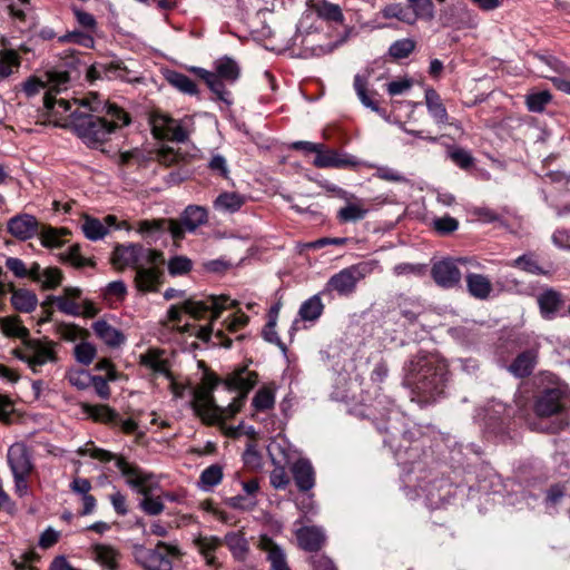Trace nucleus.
Listing matches in <instances>:
<instances>
[{
    "mask_svg": "<svg viewBox=\"0 0 570 570\" xmlns=\"http://www.w3.org/2000/svg\"><path fill=\"white\" fill-rule=\"evenodd\" d=\"M368 213L364 202L356 199L355 202H347L344 207L337 212V219L341 223L358 222L362 220Z\"/></svg>",
    "mask_w": 570,
    "mask_h": 570,
    "instance_id": "32",
    "label": "nucleus"
},
{
    "mask_svg": "<svg viewBox=\"0 0 570 570\" xmlns=\"http://www.w3.org/2000/svg\"><path fill=\"white\" fill-rule=\"evenodd\" d=\"M168 82L178 89L179 91L188 95L197 94V88L195 82L184 73L180 72H170L167 77Z\"/></svg>",
    "mask_w": 570,
    "mask_h": 570,
    "instance_id": "44",
    "label": "nucleus"
},
{
    "mask_svg": "<svg viewBox=\"0 0 570 570\" xmlns=\"http://www.w3.org/2000/svg\"><path fill=\"white\" fill-rule=\"evenodd\" d=\"M155 159L165 166H171L181 161L184 155L171 147L163 146L156 151Z\"/></svg>",
    "mask_w": 570,
    "mask_h": 570,
    "instance_id": "52",
    "label": "nucleus"
},
{
    "mask_svg": "<svg viewBox=\"0 0 570 570\" xmlns=\"http://www.w3.org/2000/svg\"><path fill=\"white\" fill-rule=\"evenodd\" d=\"M382 14L384 18H396L402 22H406L409 24H413L415 22V18L412 17L410 12L400 3H392L386 6L382 10Z\"/></svg>",
    "mask_w": 570,
    "mask_h": 570,
    "instance_id": "50",
    "label": "nucleus"
},
{
    "mask_svg": "<svg viewBox=\"0 0 570 570\" xmlns=\"http://www.w3.org/2000/svg\"><path fill=\"white\" fill-rule=\"evenodd\" d=\"M324 305L318 295H314L305 301L298 311V314L304 321H316L323 313Z\"/></svg>",
    "mask_w": 570,
    "mask_h": 570,
    "instance_id": "39",
    "label": "nucleus"
},
{
    "mask_svg": "<svg viewBox=\"0 0 570 570\" xmlns=\"http://www.w3.org/2000/svg\"><path fill=\"white\" fill-rule=\"evenodd\" d=\"M67 235L69 230L66 228L43 227L40 232L41 243L46 247L62 246Z\"/></svg>",
    "mask_w": 570,
    "mask_h": 570,
    "instance_id": "40",
    "label": "nucleus"
},
{
    "mask_svg": "<svg viewBox=\"0 0 570 570\" xmlns=\"http://www.w3.org/2000/svg\"><path fill=\"white\" fill-rule=\"evenodd\" d=\"M62 279V273L57 267H47L45 268V273L42 279L39 281L42 288L52 289L60 285Z\"/></svg>",
    "mask_w": 570,
    "mask_h": 570,
    "instance_id": "57",
    "label": "nucleus"
},
{
    "mask_svg": "<svg viewBox=\"0 0 570 570\" xmlns=\"http://www.w3.org/2000/svg\"><path fill=\"white\" fill-rule=\"evenodd\" d=\"M370 271L368 265L365 263L352 265L334 274L328 279L326 287L328 291L336 292L340 295H350L355 291L357 283L363 279Z\"/></svg>",
    "mask_w": 570,
    "mask_h": 570,
    "instance_id": "12",
    "label": "nucleus"
},
{
    "mask_svg": "<svg viewBox=\"0 0 570 570\" xmlns=\"http://www.w3.org/2000/svg\"><path fill=\"white\" fill-rule=\"evenodd\" d=\"M257 383V374L242 367L232 373L225 381L228 390L238 392L233 402L227 406L215 404L213 399V390L218 384V379L206 373L202 384L193 391L191 407L203 421L213 424L215 422L233 417L244 405L247 393Z\"/></svg>",
    "mask_w": 570,
    "mask_h": 570,
    "instance_id": "1",
    "label": "nucleus"
},
{
    "mask_svg": "<svg viewBox=\"0 0 570 570\" xmlns=\"http://www.w3.org/2000/svg\"><path fill=\"white\" fill-rule=\"evenodd\" d=\"M191 70L205 81L218 99L226 102H228L229 92L225 89L224 82L234 83L240 76L237 62L229 57L216 60L214 72L198 67H194Z\"/></svg>",
    "mask_w": 570,
    "mask_h": 570,
    "instance_id": "6",
    "label": "nucleus"
},
{
    "mask_svg": "<svg viewBox=\"0 0 570 570\" xmlns=\"http://www.w3.org/2000/svg\"><path fill=\"white\" fill-rule=\"evenodd\" d=\"M132 556L145 570H171L173 560L180 558L181 552L176 546L159 541L154 549L135 544Z\"/></svg>",
    "mask_w": 570,
    "mask_h": 570,
    "instance_id": "7",
    "label": "nucleus"
},
{
    "mask_svg": "<svg viewBox=\"0 0 570 570\" xmlns=\"http://www.w3.org/2000/svg\"><path fill=\"white\" fill-rule=\"evenodd\" d=\"M80 106L97 115L75 109L69 116L68 122L60 126L73 128L88 146L96 147L105 142L117 128L130 122L127 112L116 105L102 101L97 94H90L82 98Z\"/></svg>",
    "mask_w": 570,
    "mask_h": 570,
    "instance_id": "2",
    "label": "nucleus"
},
{
    "mask_svg": "<svg viewBox=\"0 0 570 570\" xmlns=\"http://www.w3.org/2000/svg\"><path fill=\"white\" fill-rule=\"evenodd\" d=\"M190 268L191 261L185 256H176L168 262V271L171 275L186 274Z\"/></svg>",
    "mask_w": 570,
    "mask_h": 570,
    "instance_id": "59",
    "label": "nucleus"
},
{
    "mask_svg": "<svg viewBox=\"0 0 570 570\" xmlns=\"http://www.w3.org/2000/svg\"><path fill=\"white\" fill-rule=\"evenodd\" d=\"M37 559V554L33 551H27L21 553L18 558H12L11 564L14 570H37L31 563Z\"/></svg>",
    "mask_w": 570,
    "mask_h": 570,
    "instance_id": "61",
    "label": "nucleus"
},
{
    "mask_svg": "<svg viewBox=\"0 0 570 570\" xmlns=\"http://www.w3.org/2000/svg\"><path fill=\"white\" fill-rule=\"evenodd\" d=\"M90 376L82 370H76L68 373V381L72 386L83 390L89 386Z\"/></svg>",
    "mask_w": 570,
    "mask_h": 570,
    "instance_id": "64",
    "label": "nucleus"
},
{
    "mask_svg": "<svg viewBox=\"0 0 570 570\" xmlns=\"http://www.w3.org/2000/svg\"><path fill=\"white\" fill-rule=\"evenodd\" d=\"M7 460L13 474L16 492L23 497L28 493V478L35 468L26 444L13 443L8 450Z\"/></svg>",
    "mask_w": 570,
    "mask_h": 570,
    "instance_id": "10",
    "label": "nucleus"
},
{
    "mask_svg": "<svg viewBox=\"0 0 570 570\" xmlns=\"http://www.w3.org/2000/svg\"><path fill=\"white\" fill-rule=\"evenodd\" d=\"M245 204V198L233 191L220 194L214 202V207L220 212L235 213Z\"/></svg>",
    "mask_w": 570,
    "mask_h": 570,
    "instance_id": "36",
    "label": "nucleus"
},
{
    "mask_svg": "<svg viewBox=\"0 0 570 570\" xmlns=\"http://www.w3.org/2000/svg\"><path fill=\"white\" fill-rule=\"evenodd\" d=\"M226 544L234 558L244 560L248 552V542L239 532H229L223 539V544Z\"/></svg>",
    "mask_w": 570,
    "mask_h": 570,
    "instance_id": "37",
    "label": "nucleus"
},
{
    "mask_svg": "<svg viewBox=\"0 0 570 570\" xmlns=\"http://www.w3.org/2000/svg\"><path fill=\"white\" fill-rule=\"evenodd\" d=\"M535 59L542 65L538 67L540 76L550 79L560 91L570 95V80L563 77L570 76V68L551 56H535Z\"/></svg>",
    "mask_w": 570,
    "mask_h": 570,
    "instance_id": "13",
    "label": "nucleus"
},
{
    "mask_svg": "<svg viewBox=\"0 0 570 570\" xmlns=\"http://www.w3.org/2000/svg\"><path fill=\"white\" fill-rule=\"evenodd\" d=\"M431 275L434 282L443 288H452L459 285L461 281V272L455 262L445 258L433 264Z\"/></svg>",
    "mask_w": 570,
    "mask_h": 570,
    "instance_id": "17",
    "label": "nucleus"
},
{
    "mask_svg": "<svg viewBox=\"0 0 570 570\" xmlns=\"http://www.w3.org/2000/svg\"><path fill=\"white\" fill-rule=\"evenodd\" d=\"M12 292L11 303L16 309L29 313L33 311L38 304L37 295L28 289H16L13 285H9Z\"/></svg>",
    "mask_w": 570,
    "mask_h": 570,
    "instance_id": "33",
    "label": "nucleus"
},
{
    "mask_svg": "<svg viewBox=\"0 0 570 570\" xmlns=\"http://www.w3.org/2000/svg\"><path fill=\"white\" fill-rule=\"evenodd\" d=\"M51 302H55L57 304L58 308L68 315H72V316L81 315V305L78 304L75 299L63 297V296L49 297L48 302L45 303L43 305H48Z\"/></svg>",
    "mask_w": 570,
    "mask_h": 570,
    "instance_id": "51",
    "label": "nucleus"
},
{
    "mask_svg": "<svg viewBox=\"0 0 570 570\" xmlns=\"http://www.w3.org/2000/svg\"><path fill=\"white\" fill-rule=\"evenodd\" d=\"M415 48V43L411 39H402L395 41L390 47V55L396 59L406 58Z\"/></svg>",
    "mask_w": 570,
    "mask_h": 570,
    "instance_id": "56",
    "label": "nucleus"
},
{
    "mask_svg": "<svg viewBox=\"0 0 570 570\" xmlns=\"http://www.w3.org/2000/svg\"><path fill=\"white\" fill-rule=\"evenodd\" d=\"M291 472L299 491L307 492L315 485V470L306 459H298L291 466Z\"/></svg>",
    "mask_w": 570,
    "mask_h": 570,
    "instance_id": "21",
    "label": "nucleus"
},
{
    "mask_svg": "<svg viewBox=\"0 0 570 570\" xmlns=\"http://www.w3.org/2000/svg\"><path fill=\"white\" fill-rule=\"evenodd\" d=\"M19 67L18 56L11 50L0 51V79L7 78L12 73L13 68Z\"/></svg>",
    "mask_w": 570,
    "mask_h": 570,
    "instance_id": "49",
    "label": "nucleus"
},
{
    "mask_svg": "<svg viewBox=\"0 0 570 570\" xmlns=\"http://www.w3.org/2000/svg\"><path fill=\"white\" fill-rule=\"evenodd\" d=\"M446 364L432 355H420L410 361L405 384L422 402H430L444 392Z\"/></svg>",
    "mask_w": 570,
    "mask_h": 570,
    "instance_id": "4",
    "label": "nucleus"
},
{
    "mask_svg": "<svg viewBox=\"0 0 570 570\" xmlns=\"http://www.w3.org/2000/svg\"><path fill=\"white\" fill-rule=\"evenodd\" d=\"M434 228L441 234H449L458 229L459 222L450 216L436 218L433 222Z\"/></svg>",
    "mask_w": 570,
    "mask_h": 570,
    "instance_id": "63",
    "label": "nucleus"
},
{
    "mask_svg": "<svg viewBox=\"0 0 570 570\" xmlns=\"http://www.w3.org/2000/svg\"><path fill=\"white\" fill-rule=\"evenodd\" d=\"M194 544L208 566L219 567L215 553L223 546L222 539L214 535H198L194 539Z\"/></svg>",
    "mask_w": 570,
    "mask_h": 570,
    "instance_id": "25",
    "label": "nucleus"
},
{
    "mask_svg": "<svg viewBox=\"0 0 570 570\" xmlns=\"http://www.w3.org/2000/svg\"><path fill=\"white\" fill-rule=\"evenodd\" d=\"M298 546L305 551H318L325 541L324 532L318 527H302L296 530Z\"/></svg>",
    "mask_w": 570,
    "mask_h": 570,
    "instance_id": "24",
    "label": "nucleus"
},
{
    "mask_svg": "<svg viewBox=\"0 0 570 570\" xmlns=\"http://www.w3.org/2000/svg\"><path fill=\"white\" fill-rule=\"evenodd\" d=\"M237 305L236 301L228 296H209L205 301L186 299L181 306L173 305L168 309V320L173 323L180 322L183 312L188 313L194 318H204L210 315V321L217 320L222 312Z\"/></svg>",
    "mask_w": 570,
    "mask_h": 570,
    "instance_id": "5",
    "label": "nucleus"
},
{
    "mask_svg": "<svg viewBox=\"0 0 570 570\" xmlns=\"http://www.w3.org/2000/svg\"><path fill=\"white\" fill-rule=\"evenodd\" d=\"M60 261L69 263L77 268H81L86 265H94V262L89 258H85L80 254V246L78 244L71 245L66 252L59 255Z\"/></svg>",
    "mask_w": 570,
    "mask_h": 570,
    "instance_id": "45",
    "label": "nucleus"
},
{
    "mask_svg": "<svg viewBox=\"0 0 570 570\" xmlns=\"http://www.w3.org/2000/svg\"><path fill=\"white\" fill-rule=\"evenodd\" d=\"M139 232L155 233L159 230H168L175 240L184 237V230L178 220L175 219H154L142 220L139 223Z\"/></svg>",
    "mask_w": 570,
    "mask_h": 570,
    "instance_id": "27",
    "label": "nucleus"
},
{
    "mask_svg": "<svg viewBox=\"0 0 570 570\" xmlns=\"http://www.w3.org/2000/svg\"><path fill=\"white\" fill-rule=\"evenodd\" d=\"M566 406V392L561 387L543 390L534 402V412L540 417L559 414Z\"/></svg>",
    "mask_w": 570,
    "mask_h": 570,
    "instance_id": "14",
    "label": "nucleus"
},
{
    "mask_svg": "<svg viewBox=\"0 0 570 570\" xmlns=\"http://www.w3.org/2000/svg\"><path fill=\"white\" fill-rule=\"evenodd\" d=\"M75 356L78 362L88 365L96 356V348L90 343H80L75 347Z\"/></svg>",
    "mask_w": 570,
    "mask_h": 570,
    "instance_id": "58",
    "label": "nucleus"
},
{
    "mask_svg": "<svg viewBox=\"0 0 570 570\" xmlns=\"http://www.w3.org/2000/svg\"><path fill=\"white\" fill-rule=\"evenodd\" d=\"M131 70L120 60L110 62H98L90 66L87 70V78L90 80L107 78V79H121L128 82L138 80L137 77H131Z\"/></svg>",
    "mask_w": 570,
    "mask_h": 570,
    "instance_id": "15",
    "label": "nucleus"
},
{
    "mask_svg": "<svg viewBox=\"0 0 570 570\" xmlns=\"http://www.w3.org/2000/svg\"><path fill=\"white\" fill-rule=\"evenodd\" d=\"M95 558L96 560L106 567L108 570H115L117 566L118 552L108 546H97L95 548ZM50 570H75L70 567L67 560L63 557L56 558L51 566Z\"/></svg>",
    "mask_w": 570,
    "mask_h": 570,
    "instance_id": "19",
    "label": "nucleus"
},
{
    "mask_svg": "<svg viewBox=\"0 0 570 570\" xmlns=\"http://www.w3.org/2000/svg\"><path fill=\"white\" fill-rule=\"evenodd\" d=\"M412 7L414 14L413 18L432 20L434 18V4L432 0H407Z\"/></svg>",
    "mask_w": 570,
    "mask_h": 570,
    "instance_id": "47",
    "label": "nucleus"
},
{
    "mask_svg": "<svg viewBox=\"0 0 570 570\" xmlns=\"http://www.w3.org/2000/svg\"><path fill=\"white\" fill-rule=\"evenodd\" d=\"M550 100L551 95L547 90L533 92L527 97V106L530 111L540 112L544 109V107L547 106V104H549Z\"/></svg>",
    "mask_w": 570,
    "mask_h": 570,
    "instance_id": "54",
    "label": "nucleus"
},
{
    "mask_svg": "<svg viewBox=\"0 0 570 570\" xmlns=\"http://www.w3.org/2000/svg\"><path fill=\"white\" fill-rule=\"evenodd\" d=\"M82 410L83 413L100 422L112 423L118 417V414L108 405H90L85 403L82 404Z\"/></svg>",
    "mask_w": 570,
    "mask_h": 570,
    "instance_id": "41",
    "label": "nucleus"
},
{
    "mask_svg": "<svg viewBox=\"0 0 570 570\" xmlns=\"http://www.w3.org/2000/svg\"><path fill=\"white\" fill-rule=\"evenodd\" d=\"M155 265H141L136 269L135 284L140 292H157L161 284V272Z\"/></svg>",
    "mask_w": 570,
    "mask_h": 570,
    "instance_id": "20",
    "label": "nucleus"
},
{
    "mask_svg": "<svg viewBox=\"0 0 570 570\" xmlns=\"http://www.w3.org/2000/svg\"><path fill=\"white\" fill-rule=\"evenodd\" d=\"M92 328L97 336L109 346H119L125 341L122 333L106 321L99 320L95 322Z\"/></svg>",
    "mask_w": 570,
    "mask_h": 570,
    "instance_id": "31",
    "label": "nucleus"
},
{
    "mask_svg": "<svg viewBox=\"0 0 570 570\" xmlns=\"http://www.w3.org/2000/svg\"><path fill=\"white\" fill-rule=\"evenodd\" d=\"M70 82V75L66 70H51L45 73V79L30 77L22 86V91L27 97H33L41 90L47 89L43 97V107L52 108V94H59L68 89Z\"/></svg>",
    "mask_w": 570,
    "mask_h": 570,
    "instance_id": "9",
    "label": "nucleus"
},
{
    "mask_svg": "<svg viewBox=\"0 0 570 570\" xmlns=\"http://www.w3.org/2000/svg\"><path fill=\"white\" fill-rule=\"evenodd\" d=\"M85 236L90 240H98L108 234V228L102 220L90 216H85L81 224Z\"/></svg>",
    "mask_w": 570,
    "mask_h": 570,
    "instance_id": "38",
    "label": "nucleus"
},
{
    "mask_svg": "<svg viewBox=\"0 0 570 570\" xmlns=\"http://www.w3.org/2000/svg\"><path fill=\"white\" fill-rule=\"evenodd\" d=\"M60 42L78 43L85 48L94 47V38L87 33L73 31L59 38Z\"/></svg>",
    "mask_w": 570,
    "mask_h": 570,
    "instance_id": "60",
    "label": "nucleus"
},
{
    "mask_svg": "<svg viewBox=\"0 0 570 570\" xmlns=\"http://www.w3.org/2000/svg\"><path fill=\"white\" fill-rule=\"evenodd\" d=\"M560 302V295L554 291H547L539 297V305L543 313L556 312Z\"/></svg>",
    "mask_w": 570,
    "mask_h": 570,
    "instance_id": "55",
    "label": "nucleus"
},
{
    "mask_svg": "<svg viewBox=\"0 0 570 570\" xmlns=\"http://www.w3.org/2000/svg\"><path fill=\"white\" fill-rule=\"evenodd\" d=\"M3 333L8 336L28 338V330L21 325L20 320L16 316L3 317L0 321Z\"/></svg>",
    "mask_w": 570,
    "mask_h": 570,
    "instance_id": "43",
    "label": "nucleus"
},
{
    "mask_svg": "<svg viewBox=\"0 0 570 570\" xmlns=\"http://www.w3.org/2000/svg\"><path fill=\"white\" fill-rule=\"evenodd\" d=\"M57 94H52V101L53 106L52 108H45L48 114L55 118V120H65L63 124L68 122L69 116L71 115L72 105H77V109L79 110L82 106H80V102L82 99H75L72 102L66 99H56Z\"/></svg>",
    "mask_w": 570,
    "mask_h": 570,
    "instance_id": "35",
    "label": "nucleus"
},
{
    "mask_svg": "<svg viewBox=\"0 0 570 570\" xmlns=\"http://www.w3.org/2000/svg\"><path fill=\"white\" fill-rule=\"evenodd\" d=\"M537 363V354L533 351H525L510 365V371L518 377H525L531 374Z\"/></svg>",
    "mask_w": 570,
    "mask_h": 570,
    "instance_id": "34",
    "label": "nucleus"
},
{
    "mask_svg": "<svg viewBox=\"0 0 570 570\" xmlns=\"http://www.w3.org/2000/svg\"><path fill=\"white\" fill-rule=\"evenodd\" d=\"M14 354L26 362L35 373L40 366L57 361L55 343L50 341L26 338L22 347L14 350Z\"/></svg>",
    "mask_w": 570,
    "mask_h": 570,
    "instance_id": "11",
    "label": "nucleus"
},
{
    "mask_svg": "<svg viewBox=\"0 0 570 570\" xmlns=\"http://www.w3.org/2000/svg\"><path fill=\"white\" fill-rule=\"evenodd\" d=\"M208 219V212L205 207L198 205H189L181 214L180 222L183 230L194 232L199 226L205 225Z\"/></svg>",
    "mask_w": 570,
    "mask_h": 570,
    "instance_id": "28",
    "label": "nucleus"
},
{
    "mask_svg": "<svg viewBox=\"0 0 570 570\" xmlns=\"http://www.w3.org/2000/svg\"><path fill=\"white\" fill-rule=\"evenodd\" d=\"M163 262V253L146 248L140 244L117 245L111 256V264L117 269L126 267L137 269L141 265H155Z\"/></svg>",
    "mask_w": 570,
    "mask_h": 570,
    "instance_id": "8",
    "label": "nucleus"
},
{
    "mask_svg": "<svg viewBox=\"0 0 570 570\" xmlns=\"http://www.w3.org/2000/svg\"><path fill=\"white\" fill-rule=\"evenodd\" d=\"M313 164L318 168H345L357 167L361 161L354 156L338 153L335 149H326L323 145L322 151L316 153Z\"/></svg>",
    "mask_w": 570,
    "mask_h": 570,
    "instance_id": "18",
    "label": "nucleus"
},
{
    "mask_svg": "<svg viewBox=\"0 0 570 570\" xmlns=\"http://www.w3.org/2000/svg\"><path fill=\"white\" fill-rule=\"evenodd\" d=\"M468 292L478 299H487L492 292L490 278L482 274L470 273L465 277Z\"/></svg>",
    "mask_w": 570,
    "mask_h": 570,
    "instance_id": "30",
    "label": "nucleus"
},
{
    "mask_svg": "<svg viewBox=\"0 0 570 570\" xmlns=\"http://www.w3.org/2000/svg\"><path fill=\"white\" fill-rule=\"evenodd\" d=\"M140 363L150 370L155 376H164L167 380H171L173 374L169 368V362L164 357V352L149 350L140 355Z\"/></svg>",
    "mask_w": 570,
    "mask_h": 570,
    "instance_id": "23",
    "label": "nucleus"
},
{
    "mask_svg": "<svg viewBox=\"0 0 570 570\" xmlns=\"http://www.w3.org/2000/svg\"><path fill=\"white\" fill-rule=\"evenodd\" d=\"M153 134L156 138L168 139L177 142L187 139L186 130L179 122L167 115L155 114L150 119Z\"/></svg>",
    "mask_w": 570,
    "mask_h": 570,
    "instance_id": "16",
    "label": "nucleus"
},
{
    "mask_svg": "<svg viewBox=\"0 0 570 570\" xmlns=\"http://www.w3.org/2000/svg\"><path fill=\"white\" fill-rule=\"evenodd\" d=\"M375 176L382 180L391 183H404L406 178L402 173L390 167H377Z\"/></svg>",
    "mask_w": 570,
    "mask_h": 570,
    "instance_id": "62",
    "label": "nucleus"
},
{
    "mask_svg": "<svg viewBox=\"0 0 570 570\" xmlns=\"http://www.w3.org/2000/svg\"><path fill=\"white\" fill-rule=\"evenodd\" d=\"M367 79H368V75H360V73L356 75L354 77V89L357 94V97L360 98V100L362 101V104L365 107L371 108L374 111H377L379 110L377 104L375 101H373L367 95V90H366Z\"/></svg>",
    "mask_w": 570,
    "mask_h": 570,
    "instance_id": "46",
    "label": "nucleus"
},
{
    "mask_svg": "<svg viewBox=\"0 0 570 570\" xmlns=\"http://www.w3.org/2000/svg\"><path fill=\"white\" fill-rule=\"evenodd\" d=\"M425 104L430 116L436 125L442 126L448 124L449 115L445 106L443 105L440 95L434 89L425 90Z\"/></svg>",
    "mask_w": 570,
    "mask_h": 570,
    "instance_id": "29",
    "label": "nucleus"
},
{
    "mask_svg": "<svg viewBox=\"0 0 570 570\" xmlns=\"http://www.w3.org/2000/svg\"><path fill=\"white\" fill-rule=\"evenodd\" d=\"M259 548L266 553L271 570H291L284 551L271 538L262 535Z\"/></svg>",
    "mask_w": 570,
    "mask_h": 570,
    "instance_id": "26",
    "label": "nucleus"
},
{
    "mask_svg": "<svg viewBox=\"0 0 570 570\" xmlns=\"http://www.w3.org/2000/svg\"><path fill=\"white\" fill-rule=\"evenodd\" d=\"M223 479V470L219 465L214 464L205 469L199 479L200 487L205 490H208L218 483H220Z\"/></svg>",
    "mask_w": 570,
    "mask_h": 570,
    "instance_id": "48",
    "label": "nucleus"
},
{
    "mask_svg": "<svg viewBox=\"0 0 570 570\" xmlns=\"http://www.w3.org/2000/svg\"><path fill=\"white\" fill-rule=\"evenodd\" d=\"M316 14L326 21L343 22L344 16L338 4L322 1L314 6Z\"/></svg>",
    "mask_w": 570,
    "mask_h": 570,
    "instance_id": "42",
    "label": "nucleus"
},
{
    "mask_svg": "<svg viewBox=\"0 0 570 570\" xmlns=\"http://www.w3.org/2000/svg\"><path fill=\"white\" fill-rule=\"evenodd\" d=\"M275 403V396L269 387H262L253 399V406L258 411L272 409Z\"/></svg>",
    "mask_w": 570,
    "mask_h": 570,
    "instance_id": "53",
    "label": "nucleus"
},
{
    "mask_svg": "<svg viewBox=\"0 0 570 570\" xmlns=\"http://www.w3.org/2000/svg\"><path fill=\"white\" fill-rule=\"evenodd\" d=\"M9 233L18 239L26 240L38 232V222L31 215H17L8 222Z\"/></svg>",
    "mask_w": 570,
    "mask_h": 570,
    "instance_id": "22",
    "label": "nucleus"
},
{
    "mask_svg": "<svg viewBox=\"0 0 570 570\" xmlns=\"http://www.w3.org/2000/svg\"><path fill=\"white\" fill-rule=\"evenodd\" d=\"M78 453L80 455H89L101 462L116 460V465L126 479L127 484L144 497L139 503L141 510L149 515H158L164 511L165 505L161 499L150 495L153 491V487L149 483L151 479L150 473L144 472L139 466L127 462L121 456L117 458L114 453L104 449L89 448L86 445L85 448H80Z\"/></svg>",
    "mask_w": 570,
    "mask_h": 570,
    "instance_id": "3",
    "label": "nucleus"
}]
</instances>
